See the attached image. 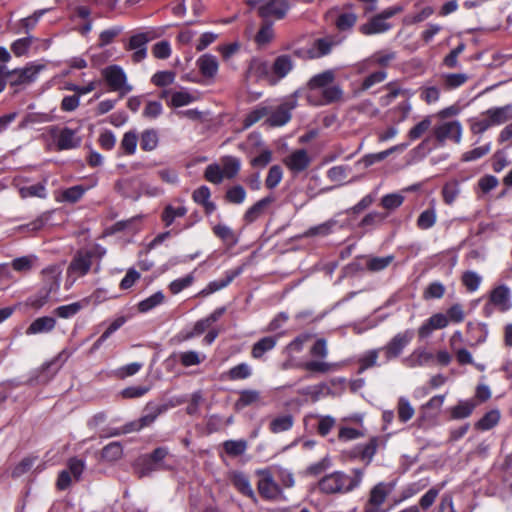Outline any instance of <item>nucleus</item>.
<instances>
[{"label": "nucleus", "mask_w": 512, "mask_h": 512, "mask_svg": "<svg viewBox=\"0 0 512 512\" xmlns=\"http://www.w3.org/2000/svg\"><path fill=\"white\" fill-rule=\"evenodd\" d=\"M259 477L257 488L259 494L268 500H279L283 498V491L280 485L274 480L273 474L269 468L256 471Z\"/></svg>", "instance_id": "10"}, {"label": "nucleus", "mask_w": 512, "mask_h": 512, "mask_svg": "<svg viewBox=\"0 0 512 512\" xmlns=\"http://www.w3.org/2000/svg\"><path fill=\"white\" fill-rule=\"evenodd\" d=\"M187 213V208L184 205L173 206L167 205L162 213V220L166 227H169L176 218L183 217Z\"/></svg>", "instance_id": "42"}, {"label": "nucleus", "mask_w": 512, "mask_h": 512, "mask_svg": "<svg viewBox=\"0 0 512 512\" xmlns=\"http://www.w3.org/2000/svg\"><path fill=\"white\" fill-rule=\"evenodd\" d=\"M490 114L488 110L483 111L477 117L471 118L469 120L470 123V131L473 134L482 135L490 128L494 127V123H492Z\"/></svg>", "instance_id": "26"}, {"label": "nucleus", "mask_w": 512, "mask_h": 512, "mask_svg": "<svg viewBox=\"0 0 512 512\" xmlns=\"http://www.w3.org/2000/svg\"><path fill=\"white\" fill-rule=\"evenodd\" d=\"M487 110L490 114L489 117L491 118L492 123H494L495 126L505 124L510 119H512V104H506L504 106H494Z\"/></svg>", "instance_id": "29"}, {"label": "nucleus", "mask_w": 512, "mask_h": 512, "mask_svg": "<svg viewBox=\"0 0 512 512\" xmlns=\"http://www.w3.org/2000/svg\"><path fill=\"white\" fill-rule=\"evenodd\" d=\"M414 337L413 330H406L396 334L384 347L385 363L398 357L404 348L412 341Z\"/></svg>", "instance_id": "14"}, {"label": "nucleus", "mask_w": 512, "mask_h": 512, "mask_svg": "<svg viewBox=\"0 0 512 512\" xmlns=\"http://www.w3.org/2000/svg\"><path fill=\"white\" fill-rule=\"evenodd\" d=\"M311 339V335L308 333H303L297 336L294 340H292L285 348V352L288 356H292L293 353H299L303 350V347L306 342Z\"/></svg>", "instance_id": "59"}, {"label": "nucleus", "mask_w": 512, "mask_h": 512, "mask_svg": "<svg viewBox=\"0 0 512 512\" xmlns=\"http://www.w3.org/2000/svg\"><path fill=\"white\" fill-rule=\"evenodd\" d=\"M436 210L435 208H429L424 210L417 219V226L422 229L426 230L434 226L436 223Z\"/></svg>", "instance_id": "54"}, {"label": "nucleus", "mask_w": 512, "mask_h": 512, "mask_svg": "<svg viewBox=\"0 0 512 512\" xmlns=\"http://www.w3.org/2000/svg\"><path fill=\"white\" fill-rule=\"evenodd\" d=\"M380 352H383L382 348L371 349V350L364 352L359 357V360H358L359 372L361 373L369 368H372V367L378 365L377 361H378Z\"/></svg>", "instance_id": "35"}, {"label": "nucleus", "mask_w": 512, "mask_h": 512, "mask_svg": "<svg viewBox=\"0 0 512 512\" xmlns=\"http://www.w3.org/2000/svg\"><path fill=\"white\" fill-rule=\"evenodd\" d=\"M33 40L34 37L30 35L15 40L11 45V50L14 53V55L18 57L25 55L28 52Z\"/></svg>", "instance_id": "62"}, {"label": "nucleus", "mask_w": 512, "mask_h": 512, "mask_svg": "<svg viewBox=\"0 0 512 512\" xmlns=\"http://www.w3.org/2000/svg\"><path fill=\"white\" fill-rule=\"evenodd\" d=\"M391 29V24L385 21L379 14L360 27L364 35H374L384 33Z\"/></svg>", "instance_id": "24"}, {"label": "nucleus", "mask_w": 512, "mask_h": 512, "mask_svg": "<svg viewBox=\"0 0 512 512\" xmlns=\"http://www.w3.org/2000/svg\"><path fill=\"white\" fill-rule=\"evenodd\" d=\"M463 128L459 121H448L443 122L433 129L435 139L439 143H444L447 140H451L456 144H459L462 140Z\"/></svg>", "instance_id": "13"}, {"label": "nucleus", "mask_w": 512, "mask_h": 512, "mask_svg": "<svg viewBox=\"0 0 512 512\" xmlns=\"http://www.w3.org/2000/svg\"><path fill=\"white\" fill-rule=\"evenodd\" d=\"M248 78L256 81H266L269 85H275L276 79L272 76V69L268 62L261 59L251 60L248 70Z\"/></svg>", "instance_id": "15"}, {"label": "nucleus", "mask_w": 512, "mask_h": 512, "mask_svg": "<svg viewBox=\"0 0 512 512\" xmlns=\"http://www.w3.org/2000/svg\"><path fill=\"white\" fill-rule=\"evenodd\" d=\"M162 409L156 407L153 412L143 415L138 420L132 421L125 426L124 432L139 431L145 427L150 426L156 418L161 414Z\"/></svg>", "instance_id": "28"}, {"label": "nucleus", "mask_w": 512, "mask_h": 512, "mask_svg": "<svg viewBox=\"0 0 512 512\" xmlns=\"http://www.w3.org/2000/svg\"><path fill=\"white\" fill-rule=\"evenodd\" d=\"M500 420V414L497 410L487 412L477 423L476 427L480 430H489L493 428Z\"/></svg>", "instance_id": "55"}, {"label": "nucleus", "mask_w": 512, "mask_h": 512, "mask_svg": "<svg viewBox=\"0 0 512 512\" xmlns=\"http://www.w3.org/2000/svg\"><path fill=\"white\" fill-rule=\"evenodd\" d=\"M274 200L275 199L272 196L260 199L245 212L244 220L247 223H253L265 213L268 206L272 204Z\"/></svg>", "instance_id": "23"}, {"label": "nucleus", "mask_w": 512, "mask_h": 512, "mask_svg": "<svg viewBox=\"0 0 512 512\" xmlns=\"http://www.w3.org/2000/svg\"><path fill=\"white\" fill-rule=\"evenodd\" d=\"M153 38L154 34L152 32L137 33L129 38L125 49L133 51L131 58L134 63H139L147 57V44Z\"/></svg>", "instance_id": "12"}, {"label": "nucleus", "mask_w": 512, "mask_h": 512, "mask_svg": "<svg viewBox=\"0 0 512 512\" xmlns=\"http://www.w3.org/2000/svg\"><path fill=\"white\" fill-rule=\"evenodd\" d=\"M36 262H37V256L27 255V256L15 258L12 261L11 266L17 272L26 273V272H29L34 267Z\"/></svg>", "instance_id": "46"}, {"label": "nucleus", "mask_w": 512, "mask_h": 512, "mask_svg": "<svg viewBox=\"0 0 512 512\" xmlns=\"http://www.w3.org/2000/svg\"><path fill=\"white\" fill-rule=\"evenodd\" d=\"M231 481H232V484L235 486V488L239 492H241L243 495H245L249 498H252V499L255 498L254 490L252 489V486L250 484L248 477L244 473H241V472L233 473Z\"/></svg>", "instance_id": "32"}, {"label": "nucleus", "mask_w": 512, "mask_h": 512, "mask_svg": "<svg viewBox=\"0 0 512 512\" xmlns=\"http://www.w3.org/2000/svg\"><path fill=\"white\" fill-rule=\"evenodd\" d=\"M175 77L176 75L172 71H159L152 76L151 82L158 87H165L173 84Z\"/></svg>", "instance_id": "63"}, {"label": "nucleus", "mask_w": 512, "mask_h": 512, "mask_svg": "<svg viewBox=\"0 0 512 512\" xmlns=\"http://www.w3.org/2000/svg\"><path fill=\"white\" fill-rule=\"evenodd\" d=\"M283 178V171L279 165H273L270 167L267 177L265 179V185L269 189H273L281 182Z\"/></svg>", "instance_id": "61"}, {"label": "nucleus", "mask_w": 512, "mask_h": 512, "mask_svg": "<svg viewBox=\"0 0 512 512\" xmlns=\"http://www.w3.org/2000/svg\"><path fill=\"white\" fill-rule=\"evenodd\" d=\"M294 424V418L291 414H283L274 417L269 424V430L272 433H281L288 431Z\"/></svg>", "instance_id": "34"}, {"label": "nucleus", "mask_w": 512, "mask_h": 512, "mask_svg": "<svg viewBox=\"0 0 512 512\" xmlns=\"http://www.w3.org/2000/svg\"><path fill=\"white\" fill-rule=\"evenodd\" d=\"M475 408V404L471 401H460L451 409V417L453 419H463L471 415Z\"/></svg>", "instance_id": "49"}, {"label": "nucleus", "mask_w": 512, "mask_h": 512, "mask_svg": "<svg viewBox=\"0 0 512 512\" xmlns=\"http://www.w3.org/2000/svg\"><path fill=\"white\" fill-rule=\"evenodd\" d=\"M433 359V355L424 349H416L402 362L408 368L420 367L428 364Z\"/></svg>", "instance_id": "27"}, {"label": "nucleus", "mask_w": 512, "mask_h": 512, "mask_svg": "<svg viewBox=\"0 0 512 512\" xmlns=\"http://www.w3.org/2000/svg\"><path fill=\"white\" fill-rule=\"evenodd\" d=\"M491 151V143H487L483 146L476 147L470 151H466L462 154V161L464 162H471L478 160L485 155H487Z\"/></svg>", "instance_id": "58"}, {"label": "nucleus", "mask_w": 512, "mask_h": 512, "mask_svg": "<svg viewBox=\"0 0 512 512\" xmlns=\"http://www.w3.org/2000/svg\"><path fill=\"white\" fill-rule=\"evenodd\" d=\"M106 249L99 244H93L87 249L78 250L73 256L67 271L65 287L70 289L75 282L89 273L93 262L96 261L95 272L100 270V261L105 256Z\"/></svg>", "instance_id": "2"}, {"label": "nucleus", "mask_w": 512, "mask_h": 512, "mask_svg": "<svg viewBox=\"0 0 512 512\" xmlns=\"http://www.w3.org/2000/svg\"><path fill=\"white\" fill-rule=\"evenodd\" d=\"M431 127L432 117L426 116L408 131L407 136L411 141H415L421 138L426 132H428Z\"/></svg>", "instance_id": "41"}, {"label": "nucleus", "mask_w": 512, "mask_h": 512, "mask_svg": "<svg viewBox=\"0 0 512 512\" xmlns=\"http://www.w3.org/2000/svg\"><path fill=\"white\" fill-rule=\"evenodd\" d=\"M170 453L166 447H158L152 453L140 459L138 473L141 477L147 476L154 471L170 470L172 465L168 463Z\"/></svg>", "instance_id": "5"}, {"label": "nucleus", "mask_w": 512, "mask_h": 512, "mask_svg": "<svg viewBox=\"0 0 512 512\" xmlns=\"http://www.w3.org/2000/svg\"><path fill=\"white\" fill-rule=\"evenodd\" d=\"M246 195V191L241 185H234L226 191L225 198L232 204H242Z\"/></svg>", "instance_id": "57"}, {"label": "nucleus", "mask_w": 512, "mask_h": 512, "mask_svg": "<svg viewBox=\"0 0 512 512\" xmlns=\"http://www.w3.org/2000/svg\"><path fill=\"white\" fill-rule=\"evenodd\" d=\"M394 260V256L372 257L367 260L366 267L372 272H379L387 268Z\"/></svg>", "instance_id": "53"}, {"label": "nucleus", "mask_w": 512, "mask_h": 512, "mask_svg": "<svg viewBox=\"0 0 512 512\" xmlns=\"http://www.w3.org/2000/svg\"><path fill=\"white\" fill-rule=\"evenodd\" d=\"M123 455V448L119 442H111L102 449V458L106 461H117Z\"/></svg>", "instance_id": "48"}, {"label": "nucleus", "mask_w": 512, "mask_h": 512, "mask_svg": "<svg viewBox=\"0 0 512 512\" xmlns=\"http://www.w3.org/2000/svg\"><path fill=\"white\" fill-rule=\"evenodd\" d=\"M335 78L336 74L331 69L313 75L301 89L308 103L313 106H325L341 101L343 90L335 84Z\"/></svg>", "instance_id": "1"}, {"label": "nucleus", "mask_w": 512, "mask_h": 512, "mask_svg": "<svg viewBox=\"0 0 512 512\" xmlns=\"http://www.w3.org/2000/svg\"><path fill=\"white\" fill-rule=\"evenodd\" d=\"M238 399L234 403V409L241 411L246 407H260L264 405L261 392L255 389H243L238 392Z\"/></svg>", "instance_id": "18"}, {"label": "nucleus", "mask_w": 512, "mask_h": 512, "mask_svg": "<svg viewBox=\"0 0 512 512\" xmlns=\"http://www.w3.org/2000/svg\"><path fill=\"white\" fill-rule=\"evenodd\" d=\"M19 192H20V195L22 198H28V197L45 198L46 197L45 185H43L41 183L22 187V188H20Z\"/></svg>", "instance_id": "60"}, {"label": "nucleus", "mask_w": 512, "mask_h": 512, "mask_svg": "<svg viewBox=\"0 0 512 512\" xmlns=\"http://www.w3.org/2000/svg\"><path fill=\"white\" fill-rule=\"evenodd\" d=\"M44 67L45 66L42 64L33 62L29 63L24 68L14 69L12 71H5V68H2L1 72L10 80L11 85H22L35 81Z\"/></svg>", "instance_id": "11"}, {"label": "nucleus", "mask_w": 512, "mask_h": 512, "mask_svg": "<svg viewBox=\"0 0 512 512\" xmlns=\"http://www.w3.org/2000/svg\"><path fill=\"white\" fill-rule=\"evenodd\" d=\"M88 190L87 187L82 185H76L70 188L63 190L60 194L59 201L76 203L79 201L84 193Z\"/></svg>", "instance_id": "43"}, {"label": "nucleus", "mask_w": 512, "mask_h": 512, "mask_svg": "<svg viewBox=\"0 0 512 512\" xmlns=\"http://www.w3.org/2000/svg\"><path fill=\"white\" fill-rule=\"evenodd\" d=\"M63 268L60 264L50 265L42 270L44 290L51 293L59 290Z\"/></svg>", "instance_id": "19"}, {"label": "nucleus", "mask_w": 512, "mask_h": 512, "mask_svg": "<svg viewBox=\"0 0 512 512\" xmlns=\"http://www.w3.org/2000/svg\"><path fill=\"white\" fill-rule=\"evenodd\" d=\"M101 73L111 91L119 92L121 95L132 91V86L128 84L127 75L121 66H107Z\"/></svg>", "instance_id": "9"}, {"label": "nucleus", "mask_w": 512, "mask_h": 512, "mask_svg": "<svg viewBox=\"0 0 512 512\" xmlns=\"http://www.w3.org/2000/svg\"><path fill=\"white\" fill-rule=\"evenodd\" d=\"M165 301V295L162 291H157L148 298L140 301L137 305L138 311L141 313H147L155 307L161 305Z\"/></svg>", "instance_id": "38"}, {"label": "nucleus", "mask_w": 512, "mask_h": 512, "mask_svg": "<svg viewBox=\"0 0 512 512\" xmlns=\"http://www.w3.org/2000/svg\"><path fill=\"white\" fill-rule=\"evenodd\" d=\"M293 61L289 55H280L273 62L272 76L275 77L276 83L286 77L293 69Z\"/></svg>", "instance_id": "22"}, {"label": "nucleus", "mask_w": 512, "mask_h": 512, "mask_svg": "<svg viewBox=\"0 0 512 512\" xmlns=\"http://www.w3.org/2000/svg\"><path fill=\"white\" fill-rule=\"evenodd\" d=\"M414 414H415V409L412 406L409 399H407L406 397H400L398 399V403H397L398 419L401 422L406 423L413 418Z\"/></svg>", "instance_id": "40"}, {"label": "nucleus", "mask_w": 512, "mask_h": 512, "mask_svg": "<svg viewBox=\"0 0 512 512\" xmlns=\"http://www.w3.org/2000/svg\"><path fill=\"white\" fill-rule=\"evenodd\" d=\"M158 134L155 130H145L141 134L140 147L144 151H153L158 146Z\"/></svg>", "instance_id": "47"}, {"label": "nucleus", "mask_w": 512, "mask_h": 512, "mask_svg": "<svg viewBox=\"0 0 512 512\" xmlns=\"http://www.w3.org/2000/svg\"><path fill=\"white\" fill-rule=\"evenodd\" d=\"M194 282V276L192 274H188L185 277L178 278L173 280L169 284V290L172 294H179L184 289L188 288Z\"/></svg>", "instance_id": "64"}, {"label": "nucleus", "mask_w": 512, "mask_h": 512, "mask_svg": "<svg viewBox=\"0 0 512 512\" xmlns=\"http://www.w3.org/2000/svg\"><path fill=\"white\" fill-rule=\"evenodd\" d=\"M460 194V183L457 180H451L443 186L442 196L443 200L447 205H451L455 202Z\"/></svg>", "instance_id": "44"}, {"label": "nucleus", "mask_w": 512, "mask_h": 512, "mask_svg": "<svg viewBox=\"0 0 512 512\" xmlns=\"http://www.w3.org/2000/svg\"><path fill=\"white\" fill-rule=\"evenodd\" d=\"M489 302L500 312H506L512 307L511 290L506 285L495 287L489 296Z\"/></svg>", "instance_id": "16"}, {"label": "nucleus", "mask_w": 512, "mask_h": 512, "mask_svg": "<svg viewBox=\"0 0 512 512\" xmlns=\"http://www.w3.org/2000/svg\"><path fill=\"white\" fill-rule=\"evenodd\" d=\"M467 330L471 339V346H477L486 341L488 337V327L484 323H468Z\"/></svg>", "instance_id": "30"}, {"label": "nucleus", "mask_w": 512, "mask_h": 512, "mask_svg": "<svg viewBox=\"0 0 512 512\" xmlns=\"http://www.w3.org/2000/svg\"><path fill=\"white\" fill-rule=\"evenodd\" d=\"M48 133L59 151L75 149L81 144L78 131L69 127L50 126Z\"/></svg>", "instance_id": "8"}, {"label": "nucleus", "mask_w": 512, "mask_h": 512, "mask_svg": "<svg viewBox=\"0 0 512 512\" xmlns=\"http://www.w3.org/2000/svg\"><path fill=\"white\" fill-rule=\"evenodd\" d=\"M296 93L285 98L280 104L268 107L267 123L270 126L279 127L288 123L291 119V111L297 106Z\"/></svg>", "instance_id": "7"}, {"label": "nucleus", "mask_w": 512, "mask_h": 512, "mask_svg": "<svg viewBox=\"0 0 512 512\" xmlns=\"http://www.w3.org/2000/svg\"><path fill=\"white\" fill-rule=\"evenodd\" d=\"M311 163V158L305 149L293 151L284 159V164L293 173L306 170Z\"/></svg>", "instance_id": "17"}, {"label": "nucleus", "mask_w": 512, "mask_h": 512, "mask_svg": "<svg viewBox=\"0 0 512 512\" xmlns=\"http://www.w3.org/2000/svg\"><path fill=\"white\" fill-rule=\"evenodd\" d=\"M224 450L231 456L242 455L247 449L245 440H228L223 443Z\"/></svg>", "instance_id": "56"}, {"label": "nucleus", "mask_w": 512, "mask_h": 512, "mask_svg": "<svg viewBox=\"0 0 512 512\" xmlns=\"http://www.w3.org/2000/svg\"><path fill=\"white\" fill-rule=\"evenodd\" d=\"M289 9L287 0H271L259 7V14L262 17L283 18Z\"/></svg>", "instance_id": "20"}, {"label": "nucleus", "mask_w": 512, "mask_h": 512, "mask_svg": "<svg viewBox=\"0 0 512 512\" xmlns=\"http://www.w3.org/2000/svg\"><path fill=\"white\" fill-rule=\"evenodd\" d=\"M252 375V369L247 363H240L227 372L229 380H243L247 379Z\"/></svg>", "instance_id": "51"}, {"label": "nucleus", "mask_w": 512, "mask_h": 512, "mask_svg": "<svg viewBox=\"0 0 512 512\" xmlns=\"http://www.w3.org/2000/svg\"><path fill=\"white\" fill-rule=\"evenodd\" d=\"M363 475L364 471L358 468L353 469L351 475L336 471L324 476L318 487L325 494L347 493L361 484Z\"/></svg>", "instance_id": "3"}, {"label": "nucleus", "mask_w": 512, "mask_h": 512, "mask_svg": "<svg viewBox=\"0 0 512 512\" xmlns=\"http://www.w3.org/2000/svg\"><path fill=\"white\" fill-rule=\"evenodd\" d=\"M88 304V300L84 299L79 302H73L67 305L59 306L55 309V314L60 318H71Z\"/></svg>", "instance_id": "36"}, {"label": "nucleus", "mask_w": 512, "mask_h": 512, "mask_svg": "<svg viewBox=\"0 0 512 512\" xmlns=\"http://www.w3.org/2000/svg\"><path fill=\"white\" fill-rule=\"evenodd\" d=\"M386 88L389 92L386 95L381 96L379 99V102L383 107L389 106L398 96H402L403 98L411 97V93L408 90L397 88L392 83H389Z\"/></svg>", "instance_id": "39"}, {"label": "nucleus", "mask_w": 512, "mask_h": 512, "mask_svg": "<svg viewBox=\"0 0 512 512\" xmlns=\"http://www.w3.org/2000/svg\"><path fill=\"white\" fill-rule=\"evenodd\" d=\"M394 489L395 484L393 482H379L374 485L369 492L363 512H388V509H385L383 504ZM350 512H356V509Z\"/></svg>", "instance_id": "6"}, {"label": "nucleus", "mask_w": 512, "mask_h": 512, "mask_svg": "<svg viewBox=\"0 0 512 512\" xmlns=\"http://www.w3.org/2000/svg\"><path fill=\"white\" fill-rule=\"evenodd\" d=\"M277 343V338L273 336H268L261 338L259 341L254 343L252 350H251V356L254 359H260L262 356L272 350Z\"/></svg>", "instance_id": "33"}, {"label": "nucleus", "mask_w": 512, "mask_h": 512, "mask_svg": "<svg viewBox=\"0 0 512 512\" xmlns=\"http://www.w3.org/2000/svg\"><path fill=\"white\" fill-rule=\"evenodd\" d=\"M206 356L197 351H184L178 354V359L184 367L199 365L205 360Z\"/></svg>", "instance_id": "45"}, {"label": "nucleus", "mask_w": 512, "mask_h": 512, "mask_svg": "<svg viewBox=\"0 0 512 512\" xmlns=\"http://www.w3.org/2000/svg\"><path fill=\"white\" fill-rule=\"evenodd\" d=\"M194 101V97L186 90L174 91L171 93L168 105L172 107L186 106Z\"/></svg>", "instance_id": "50"}, {"label": "nucleus", "mask_w": 512, "mask_h": 512, "mask_svg": "<svg viewBox=\"0 0 512 512\" xmlns=\"http://www.w3.org/2000/svg\"><path fill=\"white\" fill-rule=\"evenodd\" d=\"M241 169L239 158L226 155L220 158L219 163L209 164L204 171V178L212 184H220L224 179L235 178Z\"/></svg>", "instance_id": "4"}, {"label": "nucleus", "mask_w": 512, "mask_h": 512, "mask_svg": "<svg viewBox=\"0 0 512 512\" xmlns=\"http://www.w3.org/2000/svg\"><path fill=\"white\" fill-rule=\"evenodd\" d=\"M298 367L309 372L324 374L337 370L339 368V365L336 363H329L325 361L311 360L299 363Z\"/></svg>", "instance_id": "31"}, {"label": "nucleus", "mask_w": 512, "mask_h": 512, "mask_svg": "<svg viewBox=\"0 0 512 512\" xmlns=\"http://www.w3.org/2000/svg\"><path fill=\"white\" fill-rule=\"evenodd\" d=\"M56 326V320L53 317L44 316L35 319L27 328V335H35L51 332Z\"/></svg>", "instance_id": "25"}, {"label": "nucleus", "mask_w": 512, "mask_h": 512, "mask_svg": "<svg viewBox=\"0 0 512 512\" xmlns=\"http://www.w3.org/2000/svg\"><path fill=\"white\" fill-rule=\"evenodd\" d=\"M49 8L39 9L34 11V13L28 17H25L19 21V32L21 31L28 33L30 30L34 29L39 22V20L49 12Z\"/></svg>", "instance_id": "37"}, {"label": "nucleus", "mask_w": 512, "mask_h": 512, "mask_svg": "<svg viewBox=\"0 0 512 512\" xmlns=\"http://www.w3.org/2000/svg\"><path fill=\"white\" fill-rule=\"evenodd\" d=\"M468 80L464 73H452L443 75V85L447 90L456 89L462 86Z\"/></svg>", "instance_id": "52"}, {"label": "nucleus", "mask_w": 512, "mask_h": 512, "mask_svg": "<svg viewBox=\"0 0 512 512\" xmlns=\"http://www.w3.org/2000/svg\"><path fill=\"white\" fill-rule=\"evenodd\" d=\"M196 65L200 73L207 78L215 77L219 69L217 58L211 54L200 56L196 61Z\"/></svg>", "instance_id": "21"}]
</instances>
